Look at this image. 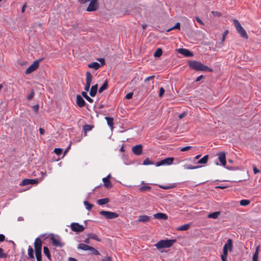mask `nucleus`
Returning <instances> with one entry per match:
<instances>
[{
  "label": "nucleus",
  "instance_id": "obj_17",
  "mask_svg": "<svg viewBox=\"0 0 261 261\" xmlns=\"http://www.w3.org/2000/svg\"><path fill=\"white\" fill-rule=\"evenodd\" d=\"M76 104L80 108L84 107L85 106V100L80 95L76 96Z\"/></svg>",
  "mask_w": 261,
  "mask_h": 261
},
{
  "label": "nucleus",
  "instance_id": "obj_61",
  "mask_svg": "<svg viewBox=\"0 0 261 261\" xmlns=\"http://www.w3.org/2000/svg\"><path fill=\"white\" fill-rule=\"evenodd\" d=\"M90 238L88 237L87 238H86L85 240H84V242L86 244H89L90 243Z\"/></svg>",
  "mask_w": 261,
  "mask_h": 261
},
{
  "label": "nucleus",
  "instance_id": "obj_42",
  "mask_svg": "<svg viewBox=\"0 0 261 261\" xmlns=\"http://www.w3.org/2000/svg\"><path fill=\"white\" fill-rule=\"evenodd\" d=\"M174 29H177L178 30H180V23L179 22H177L174 27H173L172 28H171L170 29H169L168 30H167V31L170 32V31L174 30Z\"/></svg>",
  "mask_w": 261,
  "mask_h": 261
},
{
  "label": "nucleus",
  "instance_id": "obj_60",
  "mask_svg": "<svg viewBox=\"0 0 261 261\" xmlns=\"http://www.w3.org/2000/svg\"><path fill=\"white\" fill-rule=\"evenodd\" d=\"M39 132H40L41 135H44V133H45V130H44V129L43 128H39Z\"/></svg>",
  "mask_w": 261,
  "mask_h": 261
},
{
  "label": "nucleus",
  "instance_id": "obj_20",
  "mask_svg": "<svg viewBox=\"0 0 261 261\" xmlns=\"http://www.w3.org/2000/svg\"><path fill=\"white\" fill-rule=\"evenodd\" d=\"M92 77H93L91 73L89 71H87L86 73V84L91 85Z\"/></svg>",
  "mask_w": 261,
  "mask_h": 261
},
{
  "label": "nucleus",
  "instance_id": "obj_41",
  "mask_svg": "<svg viewBox=\"0 0 261 261\" xmlns=\"http://www.w3.org/2000/svg\"><path fill=\"white\" fill-rule=\"evenodd\" d=\"M93 126L89 124H86L83 127V129L85 132V134H86L87 132L90 131L93 128Z\"/></svg>",
  "mask_w": 261,
  "mask_h": 261
},
{
  "label": "nucleus",
  "instance_id": "obj_48",
  "mask_svg": "<svg viewBox=\"0 0 261 261\" xmlns=\"http://www.w3.org/2000/svg\"><path fill=\"white\" fill-rule=\"evenodd\" d=\"M192 146H187L186 147H182V148H181L180 150L181 151H187V150H189V149H190L191 148H192Z\"/></svg>",
  "mask_w": 261,
  "mask_h": 261
},
{
  "label": "nucleus",
  "instance_id": "obj_62",
  "mask_svg": "<svg viewBox=\"0 0 261 261\" xmlns=\"http://www.w3.org/2000/svg\"><path fill=\"white\" fill-rule=\"evenodd\" d=\"M226 188V186H218L216 187L217 189H224Z\"/></svg>",
  "mask_w": 261,
  "mask_h": 261
},
{
  "label": "nucleus",
  "instance_id": "obj_47",
  "mask_svg": "<svg viewBox=\"0 0 261 261\" xmlns=\"http://www.w3.org/2000/svg\"><path fill=\"white\" fill-rule=\"evenodd\" d=\"M7 256V254L4 252V250L0 248V258H5Z\"/></svg>",
  "mask_w": 261,
  "mask_h": 261
},
{
  "label": "nucleus",
  "instance_id": "obj_51",
  "mask_svg": "<svg viewBox=\"0 0 261 261\" xmlns=\"http://www.w3.org/2000/svg\"><path fill=\"white\" fill-rule=\"evenodd\" d=\"M228 30H226L225 31L223 34V36H222V40H221V41L222 42H224L225 39V37L226 36H227V35L228 34Z\"/></svg>",
  "mask_w": 261,
  "mask_h": 261
},
{
  "label": "nucleus",
  "instance_id": "obj_14",
  "mask_svg": "<svg viewBox=\"0 0 261 261\" xmlns=\"http://www.w3.org/2000/svg\"><path fill=\"white\" fill-rule=\"evenodd\" d=\"M37 179H24L22 180L21 185L27 186L29 185H35L38 183Z\"/></svg>",
  "mask_w": 261,
  "mask_h": 261
},
{
  "label": "nucleus",
  "instance_id": "obj_50",
  "mask_svg": "<svg viewBox=\"0 0 261 261\" xmlns=\"http://www.w3.org/2000/svg\"><path fill=\"white\" fill-rule=\"evenodd\" d=\"M34 92L33 90H32L31 91V92L30 93V94L28 95V99L29 100H31L33 98V97H34Z\"/></svg>",
  "mask_w": 261,
  "mask_h": 261
},
{
  "label": "nucleus",
  "instance_id": "obj_33",
  "mask_svg": "<svg viewBox=\"0 0 261 261\" xmlns=\"http://www.w3.org/2000/svg\"><path fill=\"white\" fill-rule=\"evenodd\" d=\"M208 155H205L198 161V164H205L207 163V162L208 161Z\"/></svg>",
  "mask_w": 261,
  "mask_h": 261
},
{
  "label": "nucleus",
  "instance_id": "obj_19",
  "mask_svg": "<svg viewBox=\"0 0 261 261\" xmlns=\"http://www.w3.org/2000/svg\"><path fill=\"white\" fill-rule=\"evenodd\" d=\"M98 89V85L96 84L95 85H93L91 87L90 91V95L92 97H94L96 95L97 91Z\"/></svg>",
  "mask_w": 261,
  "mask_h": 261
},
{
  "label": "nucleus",
  "instance_id": "obj_23",
  "mask_svg": "<svg viewBox=\"0 0 261 261\" xmlns=\"http://www.w3.org/2000/svg\"><path fill=\"white\" fill-rule=\"evenodd\" d=\"M109 199L108 198L100 199L97 200V203L100 205H102L108 203L109 202Z\"/></svg>",
  "mask_w": 261,
  "mask_h": 261
},
{
  "label": "nucleus",
  "instance_id": "obj_6",
  "mask_svg": "<svg viewBox=\"0 0 261 261\" xmlns=\"http://www.w3.org/2000/svg\"><path fill=\"white\" fill-rule=\"evenodd\" d=\"M71 229L74 232H80L84 231V227L78 223L73 222L70 225Z\"/></svg>",
  "mask_w": 261,
  "mask_h": 261
},
{
  "label": "nucleus",
  "instance_id": "obj_28",
  "mask_svg": "<svg viewBox=\"0 0 261 261\" xmlns=\"http://www.w3.org/2000/svg\"><path fill=\"white\" fill-rule=\"evenodd\" d=\"M88 67L91 68H93L95 70L98 69L100 67V65L98 63L94 62L88 64Z\"/></svg>",
  "mask_w": 261,
  "mask_h": 261
},
{
  "label": "nucleus",
  "instance_id": "obj_26",
  "mask_svg": "<svg viewBox=\"0 0 261 261\" xmlns=\"http://www.w3.org/2000/svg\"><path fill=\"white\" fill-rule=\"evenodd\" d=\"M190 227V224H186L178 227L176 230L178 231H186L189 229Z\"/></svg>",
  "mask_w": 261,
  "mask_h": 261
},
{
  "label": "nucleus",
  "instance_id": "obj_29",
  "mask_svg": "<svg viewBox=\"0 0 261 261\" xmlns=\"http://www.w3.org/2000/svg\"><path fill=\"white\" fill-rule=\"evenodd\" d=\"M159 187L164 190H168V189H171L175 188L176 187L175 184H170L168 186H159Z\"/></svg>",
  "mask_w": 261,
  "mask_h": 261
},
{
  "label": "nucleus",
  "instance_id": "obj_56",
  "mask_svg": "<svg viewBox=\"0 0 261 261\" xmlns=\"http://www.w3.org/2000/svg\"><path fill=\"white\" fill-rule=\"evenodd\" d=\"M196 21L199 23L200 24H202V25H203L204 23L203 22H202V21L198 17H196L195 18Z\"/></svg>",
  "mask_w": 261,
  "mask_h": 261
},
{
  "label": "nucleus",
  "instance_id": "obj_15",
  "mask_svg": "<svg viewBox=\"0 0 261 261\" xmlns=\"http://www.w3.org/2000/svg\"><path fill=\"white\" fill-rule=\"evenodd\" d=\"M218 159L222 165L224 167L226 166V154L224 152H220L218 153Z\"/></svg>",
  "mask_w": 261,
  "mask_h": 261
},
{
  "label": "nucleus",
  "instance_id": "obj_55",
  "mask_svg": "<svg viewBox=\"0 0 261 261\" xmlns=\"http://www.w3.org/2000/svg\"><path fill=\"white\" fill-rule=\"evenodd\" d=\"M154 76H155L154 75H151V76H148L145 79L144 82H146L147 81H149L150 80H152L154 79Z\"/></svg>",
  "mask_w": 261,
  "mask_h": 261
},
{
  "label": "nucleus",
  "instance_id": "obj_13",
  "mask_svg": "<svg viewBox=\"0 0 261 261\" xmlns=\"http://www.w3.org/2000/svg\"><path fill=\"white\" fill-rule=\"evenodd\" d=\"M177 51L179 54L182 55L187 57H191L193 56V53L190 51L188 49L186 48H179L177 50Z\"/></svg>",
  "mask_w": 261,
  "mask_h": 261
},
{
  "label": "nucleus",
  "instance_id": "obj_53",
  "mask_svg": "<svg viewBox=\"0 0 261 261\" xmlns=\"http://www.w3.org/2000/svg\"><path fill=\"white\" fill-rule=\"evenodd\" d=\"M253 170L254 174H257L260 172V170L258 169L255 165L253 166Z\"/></svg>",
  "mask_w": 261,
  "mask_h": 261
},
{
  "label": "nucleus",
  "instance_id": "obj_52",
  "mask_svg": "<svg viewBox=\"0 0 261 261\" xmlns=\"http://www.w3.org/2000/svg\"><path fill=\"white\" fill-rule=\"evenodd\" d=\"M133 92L128 93L125 95V98L127 99H131L133 97Z\"/></svg>",
  "mask_w": 261,
  "mask_h": 261
},
{
  "label": "nucleus",
  "instance_id": "obj_21",
  "mask_svg": "<svg viewBox=\"0 0 261 261\" xmlns=\"http://www.w3.org/2000/svg\"><path fill=\"white\" fill-rule=\"evenodd\" d=\"M90 246L88 245L87 244L84 243L79 244L77 246V249H81L84 251H87L89 250Z\"/></svg>",
  "mask_w": 261,
  "mask_h": 261
},
{
  "label": "nucleus",
  "instance_id": "obj_37",
  "mask_svg": "<svg viewBox=\"0 0 261 261\" xmlns=\"http://www.w3.org/2000/svg\"><path fill=\"white\" fill-rule=\"evenodd\" d=\"M162 50L161 48H158L156 51L154 53L153 56L154 57H159L162 54Z\"/></svg>",
  "mask_w": 261,
  "mask_h": 261
},
{
  "label": "nucleus",
  "instance_id": "obj_25",
  "mask_svg": "<svg viewBox=\"0 0 261 261\" xmlns=\"http://www.w3.org/2000/svg\"><path fill=\"white\" fill-rule=\"evenodd\" d=\"M28 254L29 258L34 259V250L31 246H29L28 247Z\"/></svg>",
  "mask_w": 261,
  "mask_h": 261
},
{
  "label": "nucleus",
  "instance_id": "obj_54",
  "mask_svg": "<svg viewBox=\"0 0 261 261\" xmlns=\"http://www.w3.org/2000/svg\"><path fill=\"white\" fill-rule=\"evenodd\" d=\"M101 261H112V258L111 257L107 256L104 258L102 259Z\"/></svg>",
  "mask_w": 261,
  "mask_h": 261
},
{
  "label": "nucleus",
  "instance_id": "obj_12",
  "mask_svg": "<svg viewBox=\"0 0 261 261\" xmlns=\"http://www.w3.org/2000/svg\"><path fill=\"white\" fill-rule=\"evenodd\" d=\"M142 145L139 144L133 146L132 150L134 154L136 155H140L142 153Z\"/></svg>",
  "mask_w": 261,
  "mask_h": 261
},
{
  "label": "nucleus",
  "instance_id": "obj_24",
  "mask_svg": "<svg viewBox=\"0 0 261 261\" xmlns=\"http://www.w3.org/2000/svg\"><path fill=\"white\" fill-rule=\"evenodd\" d=\"M220 215V212H215L214 213L209 214L207 215V217L208 218L217 219Z\"/></svg>",
  "mask_w": 261,
  "mask_h": 261
},
{
  "label": "nucleus",
  "instance_id": "obj_63",
  "mask_svg": "<svg viewBox=\"0 0 261 261\" xmlns=\"http://www.w3.org/2000/svg\"><path fill=\"white\" fill-rule=\"evenodd\" d=\"M98 60L100 63H102V65H104V64H105V60H104V59H103V58H100V59H98Z\"/></svg>",
  "mask_w": 261,
  "mask_h": 261
},
{
  "label": "nucleus",
  "instance_id": "obj_49",
  "mask_svg": "<svg viewBox=\"0 0 261 261\" xmlns=\"http://www.w3.org/2000/svg\"><path fill=\"white\" fill-rule=\"evenodd\" d=\"M164 93H165L164 89L163 87L160 88L159 96L160 97H162Z\"/></svg>",
  "mask_w": 261,
  "mask_h": 261
},
{
  "label": "nucleus",
  "instance_id": "obj_30",
  "mask_svg": "<svg viewBox=\"0 0 261 261\" xmlns=\"http://www.w3.org/2000/svg\"><path fill=\"white\" fill-rule=\"evenodd\" d=\"M108 88V81L106 80L102 85L99 88L98 92L102 93L104 90Z\"/></svg>",
  "mask_w": 261,
  "mask_h": 261
},
{
  "label": "nucleus",
  "instance_id": "obj_22",
  "mask_svg": "<svg viewBox=\"0 0 261 261\" xmlns=\"http://www.w3.org/2000/svg\"><path fill=\"white\" fill-rule=\"evenodd\" d=\"M149 220V217L147 215H141L139 217L138 221L140 222H146Z\"/></svg>",
  "mask_w": 261,
  "mask_h": 261
},
{
  "label": "nucleus",
  "instance_id": "obj_11",
  "mask_svg": "<svg viewBox=\"0 0 261 261\" xmlns=\"http://www.w3.org/2000/svg\"><path fill=\"white\" fill-rule=\"evenodd\" d=\"M173 160V158H168L159 162H157L156 165V166H160L165 165H169L172 164Z\"/></svg>",
  "mask_w": 261,
  "mask_h": 261
},
{
  "label": "nucleus",
  "instance_id": "obj_2",
  "mask_svg": "<svg viewBox=\"0 0 261 261\" xmlns=\"http://www.w3.org/2000/svg\"><path fill=\"white\" fill-rule=\"evenodd\" d=\"M233 248V243L231 239L227 240L223 249V253L221 255L222 261H227L228 251L231 252Z\"/></svg>",
  "mask_w": 261,
  "mask_h": 261
},
{
  "label": "nucleus",
  "instance_id": "obj_31",
  "mask_svg": "<svg viewBox=\"0 0 261 261\" xmlns=\"http://www.w3.org/2000/svg\"><path fill=\"white\" fill-rule=\"evenodd\" d=\"M88 237H89L90 238V239H93V240H96L98 242L101 241V240L98 238V237L94 233H88Z\"/></svg>",
  "mask_w": 261,
  "mask_h": 261
},
{
  "label": "nucleus",
  "instance_id": "obj_35",
  "mask_svg": "<svg viewBox=\"0 0 261 261\" xmlns=\"http://www.w3.org/2000/svg\"><path fill=\"white\" fill-rule=\"evenodd\" d=\"M82 95L88 101L91 103L93 102V100L87 95L86 92H82Z\"/></svg>",
  "mask_w": 261,
  "mask_h": 261
},
{
  "label": "nucleus",
  "instance_id": "obj_43",
  "mask_svg": "<svg viewBox=\"0 0 261 261\" xmlns=\"http://www.w3.org/2000/svg\"><path fill=\"white\" fill-rule=\"evenodd\" d=\"M184 169H195L198 168L197 166H194L192 165H184Z\"/></svg>",
  "mask_w": 261,
  "mask_h": 261
},
{
  "label": "nucleus",
  "instance_id": "obj_3",
  "mask_svg": "<svg viewBox=\"0 0 261 261\" xmlns=\"http://www.w3.org/2000/svg\"><path fill=\"white\" fill-rule=\"evenodd\" d=\"M176 242L175 239L173 240H162L159 241L155 244V246L158 249L169 248L171 247Z\"/></svg>",
  "mask_w": 261,
  "mask_h": 261
},
{
  "label": "nucleus",
  "instance_id": "obj_32",
  "mask_svg": "<svg viewBox=\"0 0 261 261\" xmlns=\"http://www.w3.org/2000/svg\"><path fill=\"white\" fill-rule=\"evenodd\" d=\"M43 252L48 259L51 260V255L50 254L49 249L47 247L44 246L43 247Z\"/></svg>",
  "mask_w": 261,
  "mask_h": 261
},
{
  "label": "nucleus",
  "instance_id": "obj_59",
  "mask_svg": "<svg viewBox=\"0 0 261 261\" xmlns=\"http://www.w3.org/2000/svg\"><path fill=\"white\" fill-rule=\"evenodd\" d=\"M5 236L2 234H0V242H3L5 240Z\"/></svg>",
  "mask_w": 261,
  "mask_h": 261
},
{
  "label": "nucleus",
  "instance_id": "obj_36",
  "mask_svg": "<svg viewBox=\"0 0 261 261\" xmlns=\"http://www.w3.org/2000/svg\"><path fill=\"white\" fill-rule=\"evenodd\" d=\"M258 247L256 248L255 253H254L252 257V261H258Z\"/></svg>",
  "mask_w": 261,
  "mask_h": 261
},
{
  "label": "nucleus",
  "instance_id": "obj_38",
  "mask_svg": "<svg viewBox=\"0 0 261 261\" xmlns=\"http://www.w3.org/2000/svg\"><path fill=\"white\" fill-rule=\"evenodd\" d=\"M84 203V205H85L86 209L88 211H90L91 210V208H92V207L93 206V204L89 203L87 201H85Z\"/></svg>",
  "mask_w": 261,
  "mask_h": 261
},
{
  "label": "nucleus",
  "instance_id": "obj_18",
  "mask_svg": "<svg viewBox=\"0 0 261 261\" xmlns=\"http://www.w3.org/2000/svg\"><path fill=\"white\" fill-rule=\"evenodd\" d=\"M153 217L155 219L162 220H166L168 218V217L166 214L161 213L155 214L153 215Z\"/></svg>",
  "mask_w": 261,
  "mask_h": 261
},
{
  "label": "nucleus",
  "instance_id": "obj_5",
  "mask_svg": "<svg viewBox=\"0 0 261 261\" xmlns=\"http://www.w3.org/2000/svg\"><path fill=\"white\" fill-rule=\"evenodd\" d=\"M99 214L108 219H112L116 218L118 217V214L115 212L102 211Z\"/></svg>",
  "mask_w": 261,
  "mask_h": 261
},
{
  "label": "nucleus",
  "instance_id": "obj_57",
  "mask_svg": "<svg viewBox=\"0 0 261 261\" xmlns=\"http://www.w3.org/2000/svg\"><path fill=\"white\" fill-rule=\"evenodd\" d=\"M90 85L86 84L85 86L84 89L86 91H88L90 89Z\"/></svg>",
  "mask_w": 261,
  "mask_h": 261
},
{
  "label": "nucleus",
  "instance_id": "obj_8",
  "mask_svg": "<svg viewBox=\"0 0 261 261\" xmlns=\"http://www.w3.org/2000/svg\"><path fill=\"white\" fill-rule=\"evenodd\" d=\"M40 60L35 61L33 64L30 66L26 70L25 73L29 74L36 70L39 65Z\"/></svg>",
  "mask_w": 261,
  "mask_h": 261
},
{
  "label": "nucleus",
  "instance_id": "obj_9",
  "mask_svg": "<svg viewBox=\"0 0 261 261\" xmlns=\"http://www.w3.org/2000/svg\"><path fill=\"white\" fill-rule=\"evenodd\" d=\"M98 8L97 0H91L87 8V11L89 12L95 11L97 10Z\"/></svg>",
  "mask_w": 261,
  "mask_h": 261
},
{
  "label": "nucleus",
  "instance_id": "obj_40",
  "mask_svg": "<svg viewBox=\"0 0 261 261\" xmlns=\"http://www.w3.org/2000/svg\"><path fill=\"white\" fill-rule=\"evenodd\" d=\"M250 203V201L247 199L241 200L240 202V205L242 206L248 205Z\"/></svg>",
  "mask_w": 261,
  "mask_h": 261
},
{
  "label": "nucleus",
  "instance_id": "obj_34",
  "mask_svg": "<svg viewBox=\"0 0 261 261\" xmlns=\"http://www.w3.org/2000/svg\"><path fill=\"white\" fill-rule=\"evenodd\" d=\"M105 119H106V120L107 121L108 125L110 127H112L113 125V121H114L113 118L112 117H106Z\"/></svg>",
  "mask_w": 261,
  "mask_h": 261
},
{
  "label": "nucleus",
  "instance_id": "obj_64",
  "mask_svg": "<svg viewBox=\"0 0 261 261\" xmlns=\"http://www.w3.org/2000/svg\"><path fill=\"white\" fill-rule=\"evenodd\" d=\"M68 260L69 261H78L76 259H75V258H73V257H70L69 258H68Z\"/></svg>",
  "mask_w": 261,
  "mask_h": 261
},
{
  "label": "nucleus",
  "instance_id": "obj_58",
  "mask_svg": "<svg viewBox=\"0 0 261 261\" xmlns=\"http://www.w3.org/2000/svg\"><path fill=\"white\" fill-rule=\"evenodd\" d=\"M203 77H204V76H203L202 75H200V76H198V77L196 78V79L195 81H196V82H199V81H200L202 79H203Z\"/></svg>",
  "mask_w": 261,
  "mask_h": 261
},
{
  "label": "nucleus",
  "instance_id": "obj_46",
  "mask_svg": "<svg viewBox=\"0 0 261 261\" xmlns=\"http://www.w3.org/2000/svg\"><path fill=\"white\" fill-rule=\"evenodd\" d=\"M36 257L37 261H42L41 252H35Z\"/></svg>",
  "mask_w": 261,
  "mask_h": 261
},
{
  "label": "nucleus",
  "instance_id": "obj_7",
  "mask_svg": "<svg viewBox=\"0 0 261 261\" xmlns=\"http://www.w3.org/2000/svg\"><path fill=\"white\" fill-rule=\"evenodd\" d=\"M50 240L52 242L53 245L55 247H62L64 246V243H62L60 239V237L59 236L55 237L54 235H52L50 237Z\"/></svg>",
  "mask_w": 261,
  "mask_h": 261
},
{
  "label": "nucleus",
  "instance_id": "obj_10",
  "mask_svg": "<svg viewBox=\"0 0 261 261\" xmlns=\"http://www.w3.org/2000/svg\"><path fill=\"white\" fill-rule=\"evenodd\" d=\"M42 243L40 238H37L34 242L35 252H41Z\"/></svg>",
  "mask_w": 261,
  "mask_h": 261
},
{
  "label": "nucleus",
  "instance_id": "obj_1",
  "mask_svg": "<svg viewBox=\"0 0 261 261\" xmlns=\"http://www.w3.org/2000/svg\"><path fill=\"white\" fill-rule=\"evenodd\" d=\"M188 65L191 69L196 71H212L211 68L197 61L193 60L189 61Z\"/></svg>",
  "mask_w": 261,
  "mask_h": 261
},
{
  "label": "nucleus",
  "instance_id": "obj_39",
  "mask_svg": "<svg viewBox=\"0 0 261 261\" xmlns=\"http://www.w3.org/2000/svg\"><path fill=\"white\" fill-rule=\"evenodd\" d=\"M151 187L147 185L141 186L139 188V190L141 192L149 191Z\"/></svg>",
  "mask_w": 261,
  "mask_h": 261
},
{
  "label": "nucleus",
  "instance_id": "obj_4",
  "mask_svg": "<svg viewBox=\"0 0 261 261\" xmlns=\"http://www.w3.org/2000/svg\"><path fill=\"white\" fill-rule=\"evenodd\" d=\"M233 25L240 36L245 39H248V36L245 29L242 27L239 21L237 19H233Z\"/></svg>",
  "mask_w": 261,
  "mask_h": 261
},
{
  "label": "nucleus",
  "instance_id": "obj_27",
  "mask_svg": "<svg viewBox=\"0 0 261 261\" xmlns=\"http://www.w3.org/2000/svg\"><path fill=\"white\" fill-rule=\"evenodd\" d=\"M88 252L89 254L91 255H97L99 254L98 251H97L96 249L91 246L90 247L89 250H88Z\"/></svg>",
  "mask_w": 261,
  "mask_h": 261
},
{
  "label": "nucleus",
  "instance_id": "obj_44",
  "mask_svg": "<svg viewBox=\"0 0 261 261\" xmlns=\"http://www.w3.org/2000/svg\"><path fill=\"white\" fill-rule=\"evenodd\" d=\"M62 151H63L62 149L60 148H56L54 149V152L58 155H61L62 153Z\"/></svg>",
  "mask_w": 261,
  "mask_h": 261
},
{
  "label": "nucleus",
  "instance_id": "obj_45",
  "mask_svg": "<svg viewBox=\"0 0 261 261\" xmlns=\"http://www.w3.org/2000/svg\"><path fill=\"white\" fill-rule=\"evenodd\" d=\"M153 163L150 161L149 158H146L144 161H143V164L145 165H149L153 164Z\"/></svg>",
  "mask_w": 261,
  "mask_h": 261
},
{
  "label": "nucleus",
  "instance_id": "obj_16",
  "mask_svg": "<svg viewBox=\"0 0 261 261\" xmlns=\"http://www.w3.org/2000/svg\"><path fill=\"white\" fill-rule=\"evenodd\" d=\"M111 177V175H108L106 177L102 178V181L104 183V186L108 189L111 188L112 187V184L109 178Z\"/></svg>",
  "mask_w": 261,
  "mask_h": 261
}]
</instances>
